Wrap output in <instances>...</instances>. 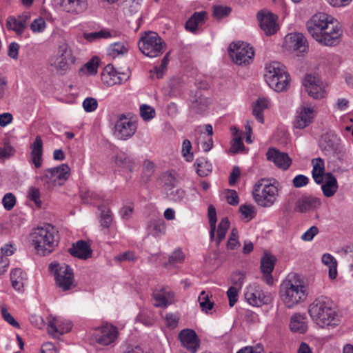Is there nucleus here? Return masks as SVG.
I'll return each mask as SVG.
<instances>
[{"instance_id": "f257e3e1", "label": "nucleus", "mask_w": 353, "mask_h": 353, "mask_svg": "<svg viewBox=\"0 0 353 353\" xmlns=\"http://www.w3.org/2000/svg\"><path fill=\"white\" fill-rule=\"evenodd\" d=\"M306 26L312 38L327 46L337 45L343 34L337 20L324 12L314 14L307 22Z\"/></svg>"}, {"instance_id": "f03ea898", "label": "nucleus", "mask_w": 353, "mask_h": 353, "mask_svg": "<svg viewBox=\"0 0 353 353\" xmlns=\"http://www.w3.org/2000/svg\"><path fill=\"white\" fill-rule=\"evenodd\" d=\"M307 294V287L303 279L295 273L289 274L280 285V299L289 309L304 302Z\"/></svg>"}, {"instance_id": "7ed1b4c3", "label": "nucleus", "mask_w": 353, "mask_h": 353, "mask_svg": "<svg viewBox=\"0 0 353 353\" xmlns=\"http://www.w3.org/2000/svg\"><path fill=\"white\" fill-rule=\"evenodd\" d=\"M312 320L321 327L336 325L339 315L332 301L327 296L316 298L308 307Z\"/></svg>"}, {"instance_id": "20e7f679", "label": "nucleus", "mask_w": 353, "mask_h": 353, "mask_svg": "<svg viewBox=\"0 0 353 353\" xmlns=\"http://www.w3.org/2000/svg\"><path fill=\"white\" fill-rule=\"evenodd\" d=\"M30 240L37 253L42 256L52 252L59 243L55 230L48 224L34 229L30 234Z\"/></svg>"}, {"instance_id": "39448f33", "label": "nucleus", "mask_w": 353, "mask_h": 353, "mask_svg": "<svg viewBox=\"0 0 353 353\" xmlns=\"http://www.w3.org/2000/svg\"><path fill=\"white\" fill-rule=\"evenodd\" d=\"M279 190L266 179L259 180L254 185L252 196L254 201L263 208L272 206L277 200Z\"/></svg>"}, {"instance_id": "423d86ee", "label": "nucleus", "mask_w": 353, "mask_h": 353, "mask_svg": "<svg viewBox=\"0 0 353 353\" xmlns=\"http://www.w3.org/2000/svg\"><path fill=\"white\" fill-rule=\"evenodd\" d=\"M139 50L149 58L160 57L166 49V43L155 32H144L138 41Z\"/></svg>"}, {"instance_id": "0eeeda50", "label": "nucleus", "mask_w": 353, "mask_h": 353, "mask_svg": "<svg viewBox=\"0 0 353 353\" xmlns=\"http://www.w3.org/2000/svg\"><path fill=\"white\" fill-rule=\"evenodd\" d=\"M70 169L67 164H61L55 168L43 170L38 180L47 190H53L63 185L68 179Z\"/></svg>"}, {"instance_id": "6e6552de", "label": "nucleus", "mask_w": 353, "mask_h": 353, "mask_svg": "<svg viewBox=\"0 0 353 353\" xmlns=\"http://www.w3.org/2000/svg\"><path fill=\"white\" fill-rule=\"evenodd\" d=\"M264 77L270 88H287L290 81L285 66L278 61H272L265 65Z\"/></svg>"}, {"instance_id": "1a4fd4ad", "label": "nucleus", "mask_w": 353, "mask_h": 353, "mask_svg": "<svg viewBox=\"0 0 353 353\" xmlns=\"http://www.w3.org/2000/svg\"><path fill=\"white\" fill-rule=\"evenodd\" d=\"M50 270L54 274L56 285L62 291L76 287L73 271L67 264L52 263Z\"/></svg>"}, {"instance_id": "9d476101", "label": "nucleus", "mask_w": 353, "mask_h": 353, "mask_svg": "<svg viewBox=\"0 0 353 353\" xmlns=\"http://www.w3.org/2000/svg\"><path fill=\"white\" fill-rule=\"evenodd\" d=\"M208 216L210 224V237L211 241H215L216 245H219L220 243L225 239V234L230 227V222L227 217L223 218L219 225L216 231V236H215L216 232V212L215 208L212 205H210L208 209Z\"/></svg>"}, {"instance_id": "9b49d317", "label": "nucleus", "mask_w": 353, "mask_h": 353, "mask_svg": "<svg viewBox=\"0 0 353 353\" xmlns=\"http://www.w3.org/2000/svg\"><path fill=\"white\" fill-rule=\"evenodd\" d=\"M245 299L250 305L261 307L271 303L273 296L270 292L264 291L259 284L252 283L246 288Z\"/></svg>"}, {"instance_id": "f8f14e48", "label": "nucleus", "mask_w": 353, "mask_h": 353, "mask_svg": "<svg viewBox=\"0 0 353 353\" xmlns=\"http://www.w3.org/2000/svg\"><path fill=\"white\" fill-rule=\"evenodd\" d=\"M229 54L236 64L245 65L252 60L254 52L253 48L247 43L238 41L230 45Z\"/></svg>"}, {"instance_id": "ddd939ff", "label": "nucleus", "mask_w": 353, "mask_h": 353, "mask_svg": "<svg viewBox=\"0 0 353 353\" xmlns=\"http://www.w3.org/2000/svg\"><path fill=\"white\" fill-rule=\"evenodd\" d=\"M284 45L288 50L298 57H303L308 52L307 41L301 33L292 32L287 34L285 37Z\"/></svg>"}, {"instance_id": "4468645a", "label": "nucleus", "mask_w": 353, "mask_h": 353, "mask_svg": "<svg viewBox=\"0 0 353 353\" xmlns=\"http://www.w3.org/2000/svg\"><path fill=\"white\" fill-rule=\"evenodd\" d=\"M137 130V121L121 114L115 123L114 134L119 139L127 140L135 134Z\"/></svg>"}, {"instance_id": "2eb2a0df", "label": "nucleus", "mask_w": 353, "mask_h": 353, "mask_svg": "<svg viewBox=\"0 0 353 353\" xmlns=\"http://www.w3.org/2000/svg\"><path fill=\"white\" fill-rule=\"evenodd\" d=\"M118 334L117 327L106 323L94 330L92 339L99 345H108L116 341Z\"/></svg>"}, {"instance_id": "dca6fc26", "label": "nucleus", "mask_w": 353, "mask_h": 353, "mask_svg": "<svg viewBox=\"0 0 353 353\" xmlns=\"http://www.w3.org/2000/svg\"><path fill=\"white\" fill-rule=\"evenodd\" d=\"M154 305L167 307L175 302V294L168 286H160L152 292Z\"/></svg>"}, {"instance_id": "f3484780", "label": "nucleus", "mask_w": 353, "mask_h": 353, "mask_svg": "<svg viewBox=\"0 0 353 353\" xmlns=\"http://www.w3.org/2000/svg\"><path fill=\"white\" fill-rule=\"evenodd\" d=\"M130 76L128 73H119L112 64H108L101 72V81L107 86H113L125 82Z\"/></svg>"}, {"instance_id": "a211bd4d", "label": "nucleus", "mask_w": 353, "mask_h": 353, "mask_svg": "<svg viewBox=\"0 0 353 353\" xmlns=\"http://www.w3.org/2000/svg\"><path fill=\"white\" fill-rule=\"evenodd\" d=\"M257 19L261 30L268 36L274 34L279 30L276 23V17L271 12L260 11L257 14Z\"/></svg>"}, {"instance_id": "6ab92c4d", "label": "nucleus", "mask_w": 353, "mask_h": 353, "mask_svg": "<svg viewBox=\"0 0 353 353\" xmlns=\"http://www.w3.org/2000/svg\"><path fill=\"white\" fill-rule=\"evenodd\" d=\"M181 345L192 353H196L200 347V341L196 332L191 329H184L179 334Z\"/></svg>"}, {"instance_id": "aec40b11", "label": "nucleus", "mask_w": 353, "mask_h": 353, "mask_svg": "<svg viewBox=\"0 0 353 353\" xmlns=\"http://www.w3.org/2000/svg\"><path fill=\"white\" fill-rule=\"evenodd\" d=\"M316 114L314 108L301 106L296 110L294 121V127L298 129H303L308 126Z\"/></svg>"}, {"instance_id": "412c9836", "label": "nucleus", "mask_w": 353, "mask_h": 353, "mask_svg": "<svg viewBox=\"0 0 353 353\" xmlns=\"http://www.w3.org/2000/svg\"><path fill=\"white\" fill-rule=\"evenodd\" d=\"M266 157L269 161L272 162L277 168L283 170H288L292 163V159L287 153L282 152L274 148H269L266 153Z\"/></svg>"}, {"instance_id": "4be33fe9", "label": "nucleus", "mask_w": 353, "mask_h": 353, "mask_svg": "<svg viewBox=\"0 0 353 353\" xmlns=\"http://www.w3.org/2000/svg\"><path fill=\"white\" fill-rule=\"evenodd\" d=\"M29 19L26 14L17 17L9 16L6 22V28L14 31L17 35H21L28 26Z\"/></svg>"}, {"instance_id": "5701e85b", "label": "nucleus", "mask_w": 353, "mask_h": 353, "mask_svg": "<svg viewBox=\"0 0 353 353\" xmlns=\"http://www.w3.org/2000/svg\"><path fill=\"white\" fill-rule=\"evenodd\" d=\"M72 325L69 322H64L58 318H53L49 320L48 325V333L54 338L70 331Z\"/></svg>"}, {"instance_id": "b1692460", "label": "nucleus", "mask_w": 353, "mask_h": 353, "mask_svg": "<svg viewBox=\"0 0 353 353\" xmlns=\"http://www.w3.org/2000/svg\"><path fill=\"white\" fill-rule=\"evenodd\" d=\"M60 6L64 12L77 15L87 9L88 3L87 0H61Z\"/></svg>"}, {"instance_id": "393cba45", "label": "nucleus", "mask_w": 353, "mask_h": 353, "mask_svg": "<svg viewBox=\"0 0 353 353\" xmlns=\"http://www.w3.org/2000/svg\"><path fill=\"white\" fill-rule=\"evenodd\" d=\"M208 19L205 11L195 12L185 23V28L192 33H196L199 28L203 26Z\"/></svg>"}, {"instance_id": "a878e982", "label": "nucleus", "mask_w": 353, "mask_h": 353, "mask_svg": "<svg viewBox=\"0 0 353 353\" xmlns=\"http://www.w3.org/2000/svg\"><path fill=\"white\" fill-rule=\"evenodd\" d=\"M321 203L319 199L312 196H303L296 203L294 210L299 212H305L313 208H317Z\"/></svg>"}, {"instance_id": "bb28decb", "label": "nucleus", "mask_w": 353, "mask_h": 353, "mask_svg": "<svg viewBox=\"0 0 353 353\" xmlns=\"http://www.w3.org/2000/svg\"><path fill=\"white\" fill-rule=\"evenodd\" d=\"M71 255L81 259H87L92 255V250L90 245L84 241L80 240L73 244L69 249Z\"/></svg>"}, {"instance_id": "cd10ccee", "label": "nucleus", "mask_w": 353, "mask_h": 353, "mask_svg": "<svg viewBox=\"0 0 353 353\" xmlns=\"http://www.w3.org/2000/svg\"><path fill=\"white\" fill-rule=\"evenodd\" d=\"M290 329L293 332L304 334L307 330V319L305 314L296 313L290 318Z\"/></svg>"}, {"instance_id": "c85d7f7f", "label": "nucleus", "mask_w": 353, "mask_h": 353, "mask_svg": "<svg viewBox=\"0 0 353 353\" xmlns=\"http://www.w3.org/2000/svg\"><path fill=\"white\" fill-rule=\"evenodd\" d=\"M31 161L35 168H39L42 165L43 141L40 136H37L30 145Z\"/></svg>"}, {"instance_id": "c756f323", "label": "nucleus", "mask_w": 353, "mask_h": 353, "mask_svg": "<svg viewBox=\"0 0 353 353\" xmlns=\"http://www.w3.org/2000/svg\"><path fill=\"white\" fill-rule=\"evenodd\" d=\"M312 177L317 184L323 183L324 181L325 164L324 161L321 158H316L312 160Z\"/></svg>"}, {"instance_id": "7c9ffc66", "label": "nucleus", "mask_w": 353, "mask_h": 353, "mask_svg": "<svg viewBox=\"0 0 353 353\" xmlns=\"http://www.w3.org/2000/svg\"><path fill=\"white\" fill-rule=\"evenodd\" d=\"M129 46L124 42H115L111 43L107 48V54L112 58H118L128 54Z\"/></svg>"}, {"instance_id": "2f4dec72", "label": "nucleus", "mask_w": 353, "mask_h": 353, "mask_svg": "<svg viewBox=\"0 0 353 353\" xmlns=\"http://www.w3.org/2000/svg\"><path fill=\"white\" fill-rule=\"evenodd\" d=\"M326 180L321 186L325 196H332L338 190V183L336 177L331 173H326Z\"/></svg>"}, {"instance_id": "473e14b6", "label": "nucleus", "mask_w": 353, "mask_h": 353, "mask_svg": "<svg viewBox=\"0 0 353 353\" xmlns=\"http://www.w3.org/2000/svg\"><path fill=\"white\" fill-rule=\"evenodd\" d=\"M166 226L162 219H152L147 226V231L149 234L153 236H160L165 233Z\"/></svg>"}, {"instance_id": "72a5a7b5", "label": "nucleus", "mask_w": 353, "mask_h": 353, "mask_svg": "<svg viewBox=\"0 0 353 353\" xmlns=\"http://www.w3.org/2000/svg\"><path fill=\"white\" fill-rule=\"evenodd\" d=\"M269 101L265 97H259L252 105V114L261 123H264L263 111L269 106Z\"/></svg>"}, {"instance_id": "f704fd0d", "label": "nucleus", "mask_w": 353, "mask_h": 353, "mask_svg": "<svg viewBox=\"0 0 353 353\" xmlns=\"http://www.w3.org/2000/svg\"><path fill=\"white\" fill-rule=\"evenodd\" d=\"M114 163L117 167L130 172L133 171L135 165L134 159L124 152H119L115 155Z\"/></svg>"}, {"instance_id": "c9c22d12", "label": "nucleus", "mask_w": 353, "mask_h": 353, "mask_svg": "<svg viewBox=\"0 0 353 353\" xmlns=\"http://www.w3.org/2000/svg\"><path fill=\"white\" fill-rule=\"evenodd\" d=\"M10 280L13 288L21 291L26 281V274L19 268L13 270L10 273Z\"/></svg>"}, {"instance_id": "e433bc0d", "label": "nucleus", "mask_w": 353, "mask_h": 353, "mask_svg": "<svg viewBox=\"0 0 353 353\" xmlns=\"http://www.w3.org/2000/svg\"><path fill=\"white\" fill-rule=\"evenodd\" d=\"M322 263L328 267L329 268V277L330 279H334L337 276V261L336 259L330 254L325 253L323 254L321 257Z\"/></svg>"}, {"instance_id": "4c0bfd02", "label": "nucleus", "mask_w": 353, "mask_h": 353, "mask_svg": "<svg viewBox=\"0 0 353 353\" xmlns=\"http://www.w3.org/2000/svg\"><path fill=\"white\" fill-rule=\"evenodd\" d=\"M99 59L97 57H93L79 71L81 76L94 75L97 73Z\"/></svg>"}, {"instance_id": "58836bf2", "label": "nucleus", "mask_w": 353, "mask_h": 353, "mask_svg": "<svg viewBox=\"0 0 353 353\" xmlns=\"http://www.w3.org/2000/svg\"><path fill=\"white\" fill-rule=\"evenodd\" d=\"M197 174L202 177L210 174L212 170V164L205 158H199L195 162Z\"/></svg>"}, {"instance_id": "ea45409f", "label": "nucleus", "mask_w": 353, "mask_h": 353, "mask_svg": "<svg viewBox=\"0 0 353 353\" xmlns=\"http://www.w3.org/2000/svg\"><path fill=\"white\" fill-rule=\"evenodd\" d=\"M276 259L274 256L265 253L261 261L262 273H272L274 270Z\"/></svg>"}, {"instance_id": "a19ab883", "label": "nucleus", "mask_w": 353, "mask_h": 353, "mask_svg": "<svg viewBox=\"0 0 353 353\" xmlns=\"http://www.w3.org/2000/svg\"><path fill=\"white\" fill-rule=\"evenodd\" d=\"M210 296H212V295L210 296L205 291H202L198 298L200 307L201 310L205 313L211 310L214 306V302L211 301L210 299Z\"/></svg>"}, {"instance_id": "79ce46f5", "label": "nucleus", "mask_w": 353, "mask_h": 353, "mask_svg": "<svg viewBox=\"0 0 353 353\" xmlns=\"http://www.w3.org/2000/svg\"><path fill=\"white\" fill-rule=\"evenodd\" d=\"M232 130L233 131L234 138L230 148V152L234 154L243 151L245 147L241 137L238 135L239 131L237 128L234 127L232 128Z\"/></svg>"}, {"instance_id": "37998d69", "label": "nucleus", "mask_w": 353, "mask_h": 353, "mask_svg": "<svg viewBox=\"0 0 353 353\" xmlns=\"http://www.w3.org/2000/svg\"><path fill=\"white\" fill-rule=\"evenodd\" d=\"M14 148L8 143L0 145V162H4L14 154Z\"/></svg>"}, {"instance_id": "c03bdc74", "label": "nucleus", "mask_w": 353, "mask_h": 353, "mask_svg": "<svg viewBox=\"0 0 353 353\" xmlns=\"http://www.w3.org/2000/svg\"><path fill=\"white\" fill-rule=\"evenodd\" d=\"M241 247V243L239 241L238 231L236 228H233L230 234L227 248L230 250H236Z\"/></svg>"}, {"instance_id": "a18cd8bd", "label": "nucleus", "mask_w": 353, "mask_h": 353, "mask_svg": "<svg viewBox=\"0 0 353 353\" xmlns=\"http://www.w3.org/2000/svg\"><path fill=\"white\" fill-rule=\"evenodd\" d=\"M112 221V214L108 208L101 210V225L104 228H108Z\"/></svg>"}, {"instance_id": "49530a36", "label": "nucleus", "mask_w": 353, "mask_h": 353, "mask_svg": "<svg viewBox=\"0 0 353 353\" xmlns=\"http://www.w3.org/2000/svg\"><path fill=\"white\" fill-rule=\"evenodd\" d=\"M232 9L228 6H215L213 7V17L220 19L227 17L231 12Z\"/></svg>"}, {"instance_id": "de8ad7c7", "label": "nucleus", "mask_w": 353, "mask_h": 353, "mask_svg": "<svg viewBox=\"0 0 353 353\" xmlns=\"http://www.w3.org/2000/svg\"><path fill=\"white\" fill-rule=\"evenodd\" d=\"M140 115L144 121H150L155 117V110L151 106L143 104L140 107Z\"/></svg>"}, {"instance_id": "09e8293b", "label": "nucleus", "mask_w": 353, "mask_h": 353, "mask_svg": "<svg viewBox=\"0 0 353 353\" xmlns=\"http://www.w3.org/2000/svg\"><path fill=\"white\" fill-rule=\"evenodd\" d=\"M59 57L68 58L71 63H74L75 57L72 55V50L67 43H63L59 45Z\"/></svg>"}, {"instance_id": "8fccbe9b", "label": "nucleus", "mask_w": 353, "mask_h": 353, "mask_svg": "<svg viewBox=\"0 0 353 353\" xmlns=\"http://www.w3.org/2000/svg\"><path fill=\"white\" fill-rule=\"evenodd\" d=\"M70 63H71L70 61L68 58L58 57L54 63H52V65H54L58 71L65 72L68 69Z\"/></svg>"}, {"instance_id": "3c124183", "label": "nucleus", "mask_w": 353, "mask_h": 353, "mask_svg": "<svg viewBox=\"0 0 353 353\" xmlns=\"http://www.w3.org/2000/svg\"><path fill=\"white\" fill-rule=\"evenodd\" d=\"M110 37V32L104 30H100L99 32L84 34V38L89 41H92L95 39L101 38H109Z\"/></svg>"}, {"instance_id": "603ef678", "label": "nucleus", "mask_w": 353, "mask_h": 353, "mask_svg": "<svg viewBox=\"0 0 353 353\" xmlns=\"http://www.w3.org/2000/svg\"><path fill=\"white\" fill-rule=\"evenodd\" d=\"M16 197L12 193H6L2 199V203L6 210H11L16 204Z\"/></svg>"}, {"instance_id": "864d4df0", "label": "nucleus", "mask_w": 353, "mask_h": 353, "mask_svg": "<svg viewBox=\"0 0 353 353\" xmlns=\"http://www.w3.org/2000/svg\"><path fill=\"white\" fill-rule=\"evenodd\" d=\"M192 144L188 139H185L182 143L181 152L183 157L188 161H192L193 160V154L191 152Z\"/></svg>"}, {"instance_id": "5fc2aeb1", "label": "nucleus", "mask_w": 353, "mask_h": 353, "mask_svg": "<svg viewBox=\"0 0 353 353\" xmlns=\"http://www.w3.org/2000/svg\"><path fill=\"white\" fill-rule=\"evenodd\" d=\"M244 218L248 220L253 219L256 214L255 208L252 205H243L239 209Z\"/></svg>"}, {"instance_id": "6e6d98bb", "label": "nucleus", "mask_w": 353, "mask_h": 353, "mask_svg": "<svg viewBox=\"0 0 353 353\" xmlns=\"http://www.w3.org/2000/svg\"><path fill=\"white\" fill-rule=\"evenodd\" d=\"M319 82L320 81L317 76L307 74L303 79V85L305 88L310 86L320 87Z\"/></svg>"}, {"instance_id": "4d7b16f0", "label": "nucleus", "mask_w": 353, "mask_h": 353, "mask_svg": "<svg viewBox=\"0 0 353 353\" xmlns=\"http://www.w3.org/2000/svg\"><path fill=\"white\" fill-rule=\"evenodd\" d=\"M241 288L237 287L231 286L229 288L227 295L229 299V305L230 307L234 305L238 301V293Z\"/></svg>"}, {"instance_id": "13d9d810", "label": "nucleus", "mask_w": 353, "mask_h": 353, "mask_svg": "<svg viewBox=\"0 0 353 353\" xmlns=\"http://www.w3.org/2000/svg\"><path fill=\"white\" fill-rule=\"evenodd\" d=\"M28 198L32 201L37 207H40L41 201L40 199V191L35 187H31L28 191Z\"/></svg>"}, {"instance_id": "bf43d9fd", "label": "nucleus", "mask_w": 353, "mask_h": 353, "mask_svg": "<svg viewBox=\"0 0 353 353\" xmlns=\"http://www.w3.org/2000/svg\"><path fill=\"white\" fill-rule=\"evenodd\" d=\"M185 259V254L180 249L174 250L169 257V262L172 264L181 263Z\"/></svg>"}, {"instance_id": "052dcab7", "label": "nucleus", "mask_w": 353, "mask_h": 353, "mask_svg": "<svg viewBox=\"0 0 353 353\" xmlns=\"http://www.w3.org/2000/svg\"><path fill=\"white\" fill-rule=\"evenodd\" d=\"M98 103L95 99L88 97L83 102V107L85 112H90L95 110Z\"/></svg>"}, {"instance_id": "680f3d73", "label": "nucleus", "mask_w": 353, "mask_h": 353, "mask_svg": "<svg viewBox=\"0 0 353 353\" xmlns=\"http://www.w3.org/2000/svg\"><path fill=\"white\" fill-rule=\"evenodd\" d=\"M30 27L34 32H41L46 28V22L43 19L38 18L32 21Z\"/></svg>"}, {"instance_id": "e2e57ef3", "label": "nucleus", "mask_w": 353, "mask_h": 353, "mask_svg": "<svg viewBox=\"0 0 353 353\" xmlns=\"http://www.w3.org/2000/svg\"><path fill=\"white\" fill-rule=\"evenodd\" d=\"M245 274L242 272H238L232 274L231 281L234 284L233 286L241 288L244 283Z\"/></svg>"}, {"instance_id": "0e129e2a", "label": "nucleus", "mask_w": 353, "mask_h": 353, "mask_svg": "<svg viewBox=\"0 0 353 353\" xmlns=\"http://www.w3.org/2000/svg\"><path fill=\"white\" fill-rule=\"evenodd\" d=\"M168 196L174 201H181L185 198V192L181 188H176L168 193Z\"/></svg>"}, {"instance_id": "69168bd1", "label": "nucleus", "mask_w": 353, "mask_h": 353, "mask_svg": "<svg viewBox=\"0 0 353 353\" xmlns=\"http://www.w3.org/2000/svg\"><path fill=\"white\" fill-rule=\"evenodd\" d=\"M319 229L316 226H312L301 236V239L304 241H310L318 234Z\"/></svg>"}, {"instance_id": "338daca9", "label": "nucleus", "mask_w": 353, "mask_h": 353, "mask_svg": "<svg viewBox=\"0 0 353 353\" xmlns=\"http://www.w3.org/2000/svg\"><path fill=\"white\" fill-rule=\"evenodd\" d=\"M309 182V179L303 174L296 176L293 180L292 183L295 188H301L306 185Z\"/></svg>"}, {"instance_id": "774afa93", "label": "nucleus", "mask_w": 353, "mask_h": 353, "mask_svg": "<svg viewBox=\"0 0 353 353\" xmlns=\"http://www.w3.org/2000/svg\"><path fill=\"white\" fill-rule=\"evenodd\" d=\"M236 353H264L263 347L261 345L256 346H247L239 350Z\"/></svg>"}]
</instances>
